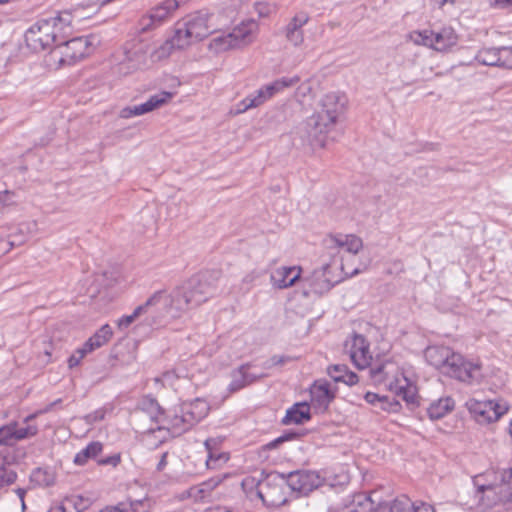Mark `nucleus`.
I'll use <instances>...</instances> for the list:
<instances>
[{
	"label": "nucleus",
	"mask_w": 512,
	"mask_h": 512,
	"mask_svg": "<svg viewBox=\"0 0 512 512\" xmlns=\"http://www.w3.org/2000/svg\"><path fill=\"white\" fill-rule=\"evenodd\" d=\"M347 98L344 94L330 92L320 101V110L310 116L301 127L298 134L303 144L311 147L326 146L327 134L334 128L338 118L345 111Z\"/></svg>",
	"instance_id": "obj_1"
},
{
	"label": "nucleus",
	"mask_w": 512,
	"mask_h": 512,
	"mask_svg": "<svg viewBox=\"0 0 512 512\" xmlns=\"http://www.w3.org/2000/svg\"><path fill=\"white\" fill-rule=\"evenodd\" d=\"M426 361L446 376L467 384L482 378L481 365L465 359L447 346L432 345L424 351Z\"/></svg>",
	"instance_id": "obj_2"
},
{
	"label": "nucleus",
	"mask_w": 512,
	"mask_h": 512,
	"mask_svg": "<svg viewBox=\"0 0 512 512\" xmlns=\"http://www.w3.org/2000/svg\"><path fill=\"white\" fill-rule=\"evenodd\" d=\"M213 18V14L201 10L189 15L182 22H178L173 37L156 50L157 58H165L174 48L183 49L208 37L217 29Z\"/></svg>",
	"instance_id": "obj_3"
},
{
	"label": "nucleus",
	"mask_w": 512,
	"mask_h": 512,
	"mask_svg": "<svg viewBox=\"0 0 512 512\" xmlns=\"http://www.w3.org/2000/svg\"><path fill=\"white\" fill-rule=\"evenodd\" d=\"M220 271L208 270L192 276L171 294L176 312L186 311L206 302L217 291Z\"/></svg>",
	"instance_id": "obj_4"
},
{
	"label": "nucleus",
	"mask_w": 512,
	"mask_h": 512,
	"mask_svg": "<svg viewBox=\"0 0 512 512\" xmlns=\"http://www.w3.org/2000/svg\"><path fill=\"white\" fill-rule=\"evenodd\" d=\"M260 479L248 477L242 481L244 489H256L257 496L264 502L272 505H281L286 503L285 488L288 487L286 475L273 471L264 475Z\"/></svg>",
	"instance_id": "obj_5"
},
{
	"label": "nucleus",
	"mask_w": 512,
	"mask_h": 512,
	"mask_svg": "<svg viewBox=\"0 0 512 512\" xmlns=\"http://www.w3.org/2000/svg\"><path fill=\"white\" fill-rule=\"evenodd\" d=\"M99 41L96 36L76 37L59 43L50 54L51 60L58 64V67L73 65L89 55Z\"/></svg>",
	"instance_id": "obj_6"
},
{
	"label": "nucleus",
	"mask_w": 512,
	"mask_h": 512,
	"mask_svg": "<svg viewBox=\"0 0 512 512\" xmlns=\"http://www.w3.org/2000/svg\"><path fill=\"white\" fill-rule=\"evenodd\" d=\"M209 412V405L205 400L195 399L190 402L182 403L175 408L174 414L170 416L169 424L173 433L182 434L199 421H201Z\"/></svg>",
	"instance_id": "obj_7"
},
{
	"label": "nucleus",
	"mask_w": 512,
	"mask_h": 512,
	"mask_svg": "<svg viewBox=\"0 0 512 512\" xmlns=\"http://www.w3.org/2000/svg\"><path fill=\"white\" fill-rule=\"evenodd\" d=\"M493 477L487 484L478 485L479 492L492 491L496 495L495 502L502 504L505 510H512V468L498 469L497 471L487 472L485 477Z\"/></svg>",
	"instance_id": "obj_8"
},
{
	"label": "nucleus",
	"mask_w": 512,
	"mask_h": 512,
	"mask_svg": "<svg viewBox=\"0 0 512 512\" xmlns=\"http://www.w3.org/2000/svg\"><path fill=\"white\" fill-rule=\"evenodd\" d=\"M300 81L298 76L282 77L274 82L258 89L254 94L248 95L236 105V114L246 112L248 109L255 108L263 104L275 94L283 89L296 85Z\"/></svg>",
	"instance_id": "obj_9"
},
{
	"label": "nucleus",
	"mask_w": 512,
	"mask_h": 512,
	"mask_svg": "<svg viewBox=\"0 0 512 512\" xmlns=\"http://www.w3.org/2000/svg\"><path fill=\"white\" fill-rule=\"evenodd\" d=\"M174 309L171 303V295L168 297L164 291H156L146 302L138 306V312L147 325H154L160 322L165 313Z\"/></svg>",
	"instance_id": "obj_10"
},
{
	"label": "nucleus",
	"mask_w": 512,
	"mask_h": 512,
	"mask_svg": "<svg viewBox=\"0 0 512 512\" xmlns=\"http://www.w3.org/2000/svg\"><path fill=\"white\" fill-rule=\"evenodd\" d=\"M285 475L288 487L303 496L318 489L324 482V478L318 472L311 470H296Z\"/></svg>",
	"instance_id": "obj_11"
},
{
	"label": "nucleus",
	"mask_w": 512,
	"mask_h": 512,
	"mask_svg": "<svg viewBox=\"0 0 512 512\" xmlns=\"http://www.w3.org/2000/svg\"><path fill=\"white\" fill-rule=\"evenodd\" d=\"M466 406L479 423L496 421L508 410L505 402H495L493 400L479 401L470 399Z\"/></svg>",
	"instance_id": "obj_12"
},
{
	"label": "nucleus",
	"mask_w": 512,
	"mask_h": 512,
	"mask_svg": "<svg viewBox=\"0 0 512 512\" xmlns=\"http://www.w3.org/2000/svg\"><path fill=\"white\" fill-rule=\"evenodd\" d=\"M52 25L46 22V18L37 20L25 33L27 46L34 52H41L53 45Z\"/></svg>",
	"instance_id": "obj_13"
},
{
	"label": "nucleus",
	"mask_w": 512,
	"mask_h": 512,
	"mask_svg": "<svg viewBox=\"0 0 512 512\" xmlns=\"http://www.w3.org/2000/svg\"><path fill=\"white\" fill-rule=\"evenodd\" d=\"M254 22L241 23L225 36L215 38L214 44L219 50H227L245 46L252 41Z\"/></svg>",
	"instance_id": "obj_14"
},
{
	"label": "nucleus",
	"mask_w": 512,
	"mask_h": 512,
	"mask_svg": "<svg viewBox=\"0 0 512 512\" xmlns=\"http://www.w3.org/2000/svg\"><path fill=\"white\" fill-rule=\"evenodd\" d=\"M179 7L177 0H164L162 3L151 8L147 15H144L139 21L141 33L155 29L164 23L170 15Z\"/></svg>",
	"instance_id": "obj_15"
},
{
	"label": "nucleus",
	"mask_w": 512,
	"mask_h": 512,
	"mask_svg": "<svg viewBox=\"0 0 512 512\" xmlns=\"http://www.w3.org/2000/svg\"><path fill=\"white\" fill-rule=\"evenodd\" d=\"M324 243L334 260L342 251L355 256L363 247L362 239L354 234L330 235Z\"/></svg>",
	"instance_id": "obj_16"
},
{
	"label": "nucleus",
	"mask_w": 512,
	"mask_h": 512,
	"mask_svg": "<svg viewBox=\"0 0 512 512\" xmlns=\"http://www.w3.org/2000/svg\"><path fill=\"white\" fill-rule=\"evenodd\" d=\"M73 17H82L79 7H75L72 10H65L57 13V15L53 17L46 18V22L53 26L52 33H50L53 38V44L58 45L64 42L66 35L71 31Z\"/></svg>",
	"instance_id": "obj_17"
},
{
	"label": "nucleus",
	"mask_w": 512,
	"mask_h": 512,
	"mask_svg": "<svg viewBox=\"0 0 512 512\" xmlns=\"http://www.w3.org/2000/svg\"><path fill=\"white\" fill-rule=\"evenodd\" d=\"M172 97L173 93L162 91L158 94L150 96V98L142 104L123 108L120 111V117L127 119L149 113L166 104Z\"/></svg>",
	"instance_id": "obj_18"
},
{
	"label": "nucleus",
	"mask_w": 512,
	"mask_h": 512,
	"mask_svg": "<svg viewBox=\"0 0 512 512\" xmlns=\"http://www.w3.org/2000/svg\"><path fill=\"white\" fill-rule=\"evenodd\" d=\"M511 47L484 48L478 51L475 59L478 63L486 66H497L512 69V58L504 57V54H511Z\"/></svg>",
	"instance_id": "obj_19"
},
{
	"label": "nucleus",
	"mask_w": 512,
	"mask_h": 512,
	"mask_svg": "<svg viewBox=\"0 0 512 512\" xmlns=\"http://www.w3.org/2000/svg\"><path fill=\"white\" fill-rule=\"evenodd\" d=\"M350 358L358 369H365L371 365L372 355L369 343L364 336L355 334L350 344H346Z\"/></svg>",
	"instance_id": "obj_20"
},
{
	"label": "nucleus",
	"mask_w": 512,
	"mask_h": 512,
	"mask_svg": "<svg viewBox=\"0 0 512 512\" xmlns=\"http://www.w3.org/2000/svg\"><path fill=\"white\" fill-rule=\"evenodd\" d=\"M330 263L323 264L321 268L315 269L309 277L304 278L311 290L316 294H323L329 291L337 281L329 278Z\"/></svg>",
	"instance_id": "obj_21"
},
{
	"label": "nucleus",
	"mask_w": 512,
	"mask_h": 512,
	"mask_svg": "<svg viewBox=\"0 0 512 512\" xmlns=\"http://www.w3.org/2000/svg\"><path fill=\"white\" fill-rule=\"evenodd\" d=\"M311 401L313 406L320 412H325L335 397L327 382L316 381L311 387Z\"/></svg>",
	"instance_id": "obj_22"
},
{
	"label": "nucleus",
	"mask_w": 512,
	"mask_h": 512,
	"mask_svg": "<svg viewBox=\"0 0 512 512\" xmlns=\"http://www.w3.org/2000/svg\"><path fill=\"white\" fill-rule=\"evenodd\" d=\"M301 269L293 267H280L271 273V283L275 288L285 289L293 286L300 279Z\"/></svg>",
	"instance_id": "obj_23"
},
{
	"label": "nucleus",
	"mask_w": 512,
	"mask_h": 512,
	"mask_svg": "<svg viewBox=\"0 0 512 512\" xmlns=\"http://www.w3.org/2000/svg\"><path fill=\"white\" fill-rule=\"evenodd\" d=\"M13 464L14 455L8 448H3L0 451V489L15 482L17 473L12 468Z\"/></svg>",
	"instance_id": "obj_24"
},
{
	"label": "nucleus",
	"mask_w": 512,
	"mask_h": 512,
	"mask_svg": "<svg viewBox=\"0 0 512 512\" xmlns=\"http://www.w3.org/2000/svg\"><path fill=\"white\" fill-rule=\"evenodd\" d=\"M309 17L306 13L295 15L285 28V35L289 42L298 46L304 40L302 27L308 22Z\"/></svg>",
	"instance_id": "obj_25"
},
{
	"label": "nucleus",
	"mask_w": 512,
	"mask_h": 512,
	"mask_svg": "<svg viewBox=\"0 0 512 512\" xmlns=\"http://www.w3.org/2000/svg\"><path fill=\"white\" fill-rule=\"evenodd\" d=\"M224 477L216 476L211 479L200 483L199 485L192 486L188 490V495L195 501L209 502L213 490L223 481Z\"/></svg>",
	"instance_id": "obj_26"
},
{
	"label": "nucleus",
	"mask_w": 512,
	"mask_h": 512,
	"mask_svg": "<svg viewBox=\"0 0 512 512\" xmlns=\"http://www.w3.org/2000/svg\"><path fill=\"white\" fill-rule=\"evenodd\" d=\"M249 364L241 365L238 369L232 371L231 382L228 386L230 392H236L245 386L253 383L257 379L263 377V375H254L247 372Z\"/></svg>",
	"instance_id": "obj_27"
},
{
	"label": "nucleus",
	"mask_w": 512,
	"mask_h": 512,
	"mask_svg": "<svg viewBox=\"0 0 512 512\" xmlns=\"http://www.w3.org/2000/svg\"><path fill=\"white\" fill-rule=\"evenodd\" d=\"M310 406L306 402L295 403L286 411V415L282 419L284 425L303 424L310 420Z\"/></svg>",
	"instance_id": "obj_28"
},
{
	"label": "nucleus",
	"mask_w": 512,
	"mask_h": 512,
	"mask_svg": "<svg viewBox=\"0 0 512 512\" xmlns=\"http://www.w3.org/2000/svg\"><path fill=\"white\" fill-rule=\"evenodd\" d=\"M150 508V501L147 499L134 501L128 500L121 501L116 505H108L99 512H149Z\"/></svg>",
	"instance_id": "obj_29"
},
{
	"label": "nucleus",
	"mask_w": 512,
	"mask_h": 512,
	"mask_svg": "<svg viewBox=\"0 0 512 512\" xmlns=\"http://www.w3.org/2000/svg\"><path fill=\"white\" fill-rule=\"evenodd\" d=\"M458 36L452 27H444L439 32H434V49L445 51L456 45Z\"/></svg>",
	"instance_id": "obj_30"
},
{
	"label": "nucleus",
	"mask_w": 512,
	"mask_h": 512,
	"mask_svg": "<svg viewBox=\"0 0 512 512\" xmlns=\"http://www.w3.org/2000/svg\"><path fill=\"white\" fill-rule=\"evenodd\" d=\"M454 406L455 401L451 397L440 398L430 403L427 408V413L431 420H438L451 412Z\"/></svg>",
	"instance_id": "obj_31"
},
{
	"label": "nucleus",
	"mask_w": 512,
	"mask_h": 512,
	"mask_svg": "<svg viewBox=\"0 0 512 512\" xmlns=\"http://www.w3.org/2000/svg\"><path fill=\"white\" fill-rule=\"evenodd\" d=\"M217 442L215 439L209 438L204 442L205 448L208 452V457L206 460V466L208 469H217L222 464L226 463L229 459L228 454L226 453H216L214 451V447Z\"/></svg>",
	"instance_id": "obj_32"
},
{
	"label": "nucleus",
	"mask_w": 512,
	"mask_h": 512,
	"mask_svg": "<svg viewBox=\"0 0 512 512\" xmlns=\"http://www.w3.org/2000/svg\"><path fill=\"white\" fill-rule=\"evenodd\" d=\"M102 450L103 444L99 441H93L75 455L74 463L80 466L85 465L89 459H95Z\"/></svg>",
	"instance_id": "obj_33"
},
{
	"label": "nucleus",
	"mask_w": 512,
	"mask_h": 512,
	"mask_svg": "<svg viewBox=\"0 0 512 512\" xmlns=\"http://www.w3.org/2000/svg\"><path fill=\"white\" fill-rule=\"evenodd\" d=\"M87 507V499L80 495H72L62 500L57 512H82Z\"/></svg>",
	"instance_id": "obj_34"
},
{
	"label": "nucleus",
	"mask_w": 512,
	"mask_h": 512,
	"mask_svg": "<svg viewBox=\"0 0 512 512\" xmlns=\"http://www.w3.org/2000/svg\"><path fill=\"white\" fill-rule=\"evenodd\" d=\"M112 334V328L108 324L103 325L85 342L87 349L94 351L95 349L100 348L110 340Z\"/></svg>",
	"instance_id": "obj_35"
},
{
	"label": "nucleus",
	"mask_w": 512,
	"mask_h": 512,
	"mask_svg": "<svg viewBox=\"0 0 512 512\" xmlns=\"http://www.w3.org/2000/svg\"><path fill=\"white\" fill-rule=\"evenodd\" d=\"M373 510V501L363 493L354 495L353 500L348 507V512H372Z\"/></svg>",
	"instance_id": "obj_36"
},
{
	"label": "nucleus",
	"mask_w": 512,
	"mask_h": 512,
	"mask_svg": "<svg viewBox=\"0 0 512 512\" xmlns=\"http://www.w3.org/2000/svg\"><path fill=\"white\" fill-rule=\"evenodd\" d=\"M31 481L40 486L50 487L55 483V474L48 469L37 468L31 474Z\"/></svg>",
	"instance_id": "obj_37"
},
{
	"label": "nucleus",
	"mask_w": 512,
	"mask_h": 512,
	"mask_svg": "<svg viewBox=\"0 0 512 512\" xmlns=\"http://www.w3.org/2000/svg\"><path fill=\"white\" fill-rule=\"evenodd\" d=\"M398 382V379L395 380V383L390 382L389 389L394 391L396 395L402 396L403 400H405L407 403L413 404L416 397L415 389L412 386L399 385Z\"/></svg>",
	"instance_id": "obj_38"
},
{
	"label": "nucleus",
	"mask_w": 512,
	"mask_h": 512,
	"mask_svg": "<svg viewBox=\"0 0 512 512\" xmlns=\"http://www.w3.org/2000/svg\"><path fill=\"white\" fill-rule=\"evenodd\" d=\"M392 363L389 361H385L383 363L377 364L374 367L370 368V375L371 378L375 382H381L386 379L390 371L388 370V367L391 366Z\"/></svg>",
	"instance_id": "obj_39"
},
{
	"label": "nucleus",
	"mask_w": 512,
	"mask_h": 512,
	"mask_svg": "<svg viewBox=\"0 0 512 512\" xmlns=\"http://www.w3.org/2000/svg\"><path fill=\"white\" fill-rule=\"evenodd\" d=\"M17 442L15 437V424L6 425L0 428V445H13Z\"/></svg>",
	"instance_id": "obj_40"
},
{
	"label": "nucleus",
	"mask_w": 512,
	"mask_h": 512,
	"mask_svg": "<svg viewBox=\"0 0 512 512\" xmlns=\"http://www.w3.org/2000/svg\"><path fill=\"white\" fill-rule=\"evenodd\" d=\"M293 358L287 355H274L263 363L265 369H271L275 366H283L286 363L292 361Z\"/></svg>",
	"instance_id": "obj_41"
},
{
	"label": "nucleus",
	"mask_w": 512,
	"mask_h": 512,
	"mask_svg": "<svg viewBox=\"0 0 512 512\" xmlns=\"http://www.w3.org/2000/svg\"><path fill=\"white\" fill-rule=\"evenodd\" d=\"M92 352V350H88L86 344L84 343L81 348H78L68 359V365L70 368L76 367L79 365L80 361L88 354Z\"/></svg>",
	"instance_id": "obj_42"
},
{
	"label": "nucleus",
	"mask_w": 512,
	"mask_h": 512,
	"mask_svg": "<svg viewBox=\"0 0 512 512\" xmlns=\"http://www.w3.org/2000/svg\"><path fill=\"white\" fill-rule=\"evenodd\" d=\"M416 44H422L434 48V32L433 31H422L417 32L414 38Z\"/></svg>",
	"instance_id": "obj_43"
},
{
	"label": "nucleus",
	"mask_w": 512,
	"mask_h": 512,
	"mask_svg": "<svg viewBox=\"0 0 512 512\" xmlns=\"http://www.w3.org/2000/svg\"><path fill=\"white\" fill-rule=\"evenodd\" d=\"M348 371V367L344 364L332 365L328 368V375L335 381L340 382L344 378V374Z\"/></svg>",
	"instance_id": "obj_44"
},
{
	"label": "nucleus",
	"mask_w": 512,
	"mask_h": 512,
	"mask_svg": "<svg viewBox=\"0 0 512 512\" xmlns=\"http://www.w3.org/2000/svg\"><path fill=\"white\" fill-rule=\"evenodd\" d=\"M143 404L145 406H147V408L151 411V413L153 414L152 417L156 421H160L159 417L164 416V414H165L164 410L162 409V407L159 405V403L155 399L147 398L146 400H144Z\"/></svg>",
	"instance_id": "obj_45"
},
{
	"label": "nucleus",
	"mask_w": 512,
	"mask_h": 512,
	"mask_svg": "<svg viewBox=\"0 0 512 512\" xmlns=\"http://www.w3.org/2000/svg\"><path fill=\"white\" fill-rule=\"evenodd\" d=\"M300 434L297 433V432H288V433H285L283 435H281L280 437L272 440L271 442L267 443L265 445V448L268 449V450H272V449H275L277 448L280 444L286 442V441H289V440H292V439H295L297 437H299Z\"/></svg>",
	"instance_id": "obj_46"
},
{
	"label": "nucleus",
	"mask_w": 512,
	"mask_h": 512,
	"mask_svg": "<svg viewBox=\"0 0 512 512\" xmlns=\"http://www.w3.org/2000/svg\"><path fill=\"white\" fill-rule=\"evenodd\" d=\"M381 401L378 404V407L384 411L388 412H396L399 408V402L394 398H390L388 396H381Z\"/></svg>",
	"instance_id": "obj_47"
},
{
	"label": "nucleus",
	"mask_w": 512,
	"mask_h": 512,
	"mask_svg": "<svg viewBox=\"0 0 512 512\" xmlns=\"http://www.w3.org/2000/svg\"><path fill=\"white\" fill-rule=\"evenodd\" d=\"M36 433H37L36 426L18 427V425L15 424V437H16L17 441L26 439L30 436H34Z\"/></svg>",
	"instance_id": "obj_48"
},
{
	"label": "nucleus",
	"mask_w": 512,
	"mask_h": 512,
	"mask_svg": "<svg viewBox=\"0 0 512 512\" xmlns=\"http://www.w3.org/2000/svg\"><path fill=\"white\" fill-rule=\"evenodd\" d=\"M140 312H138V307L135 308L133 313L131 315H125L118 321V327L120 329H126L128 328L136 319L141 318Z\"/></svg>",
	"instance_id": "obj_49"
},
{
	"label": "nucleus",
	"mask_w": 512,
	"mask_h": 512,
	"mask_svg": "<svg viewBox=\"0 0 512 512\" xmlns=\"http://www.w3.org/2000/svg\"><path fill=\"white\" fill-rule=\"evenodd\" d=\"M125 60H127L128 62H136V63H141L142 60L144 59V52H142L141 49H137V50H132V49H128V47L126 46L125 48Z\"/></svg>",
	"instance_id": "obj_50"
},
{
	"label": "nucleus",
	"mask_w": 512,
	"mask_h": 512,
	"mask_svg": "<svg viewBox=\"0 0 512 512\" xmlns=\"http://www.w3.org/2000/svg\"><path fill=\"white\" fill-rule=\"evenodd\" d=\"M255 10L260 17H266L275 10V6L267 2H258L255 3Z\"/></svg>",
	"instance_id": "obj_51"
},
{
	"label": "nucleus",
	"mask_w": 512,
	"mask_h": 512,
	"mask_svg": "<svg viewBox=\"0 0 512 512\" xmlns=\"http://www.w3.org/2000/svg\"><path fill=\"white\" fill-rule=\"evenodd\" d=\"M121 462L120 453H115L108 457H104L98 460V464L102 466L110 465L112 467H116Z\"/></svg>",
	"instance_id": "obj_52"
},
{
	"label": "nucleus",
	"mask_w": 512,
	"mask_h": 512,
	"mask_svg": "<svg viewBox=\"0 0 512 512\" xmlns=\"http://www.w3.org/2000/svg\"><path fill=\"white\" fill-rule=\"evenodd\" d=\"M104 417H105V411L103 409H98L92 413L87 414L84 417V419H85L86 423L93 424V423L103 420Z\"/></svg>",
	"instance_id": "obj_53"
},
{
	"label": "nucleus",
	"mask_w": 512,
	"mask_h": 512,
	"mask_svg": "<svg viewBox=\"0 0 512 512\" xmlns=\"http://www.w3.org/2000/svg\"><path fill=\"white\" fill-rule=\"evenodd\" d=\"M14 193L8 190L0 192V210L13 203Z\"/></svg>",
	"instance_id": "obj_54"
},
{
	"label": "nucleus",
	"mask_w": 512,
	"mask_h": 512,
	"mask_svg": "<svg viewBox=\"0 0 512 512\" xmlns=\"http://www.w3.org/2000/svg\"><path fill=\"white\" fill-rule=\"evenodd\" d=\"M339 267L342 270V272L344 273V275L348 276V277H353V276H355V275L360 273V269L359 268H351L347 264H345L343 262V256H341V263H340Z\"/></svg>",
	"instance_id": "obj_55"
},
{
	"label": "nucleus",
	"mask_w": 512,
	"mask_h": 512,
	"mask_svg": "<svg viewBox=\"0 0 512 512\" xmlns=\"http://www.w3.org/2000/svg\"><path fill=\"white\" fill-rule=\"evenodd\" d=\"M358 375L348 369V371L344 374V378L341 382L346 385L352 386L358 382Z\"/></svg>",
	"instance_id": "obj_56"
},
{
	"label": "nucleus",
	"mask_w": 512,
	"mask_h": 512,
	"mask_svg": "<svg viewBox=\"0 0 512 512\" xmlns=\"http://www.w3.org/2000/svg\"><path fill=\"white\" fill-rule=\"evenodd\" d=\"M412 512H435V510L430 504L421 502L419 505L412 503Z\"/></svg>",
	"instance_id": "obj_57"
},
{
	"label": "nucleus",
	"mask_w": 512,
	"mask_h": 512,
	"mask_svg": "<svg viewBox=\"0 0 512 512\" xmlns=\"http://www.w3.org/2000/svg\"><path fill=\"white\" fill-rule=\"evenodd\" d=\"M380 397L381 396L376 393L367 392L364 396V399L366 400L367 403L378 407V404L381 401Z\"/></svg>",
	"instance_id": "obj_58"
},
{
	"label": "nucleus",
	"mask_w": 512,
	"mask_h": 512,
	"mask_svg": "<svg viewBox=\"0 0 512 512\" xmlns=\"http://www.w3.org/2000/svg\"><path fill=\"white\" fill-rule=\"evenodd\" d=\"M493 5L498 8H509L512 6V0H494Z\"/></svg>",
	"instance_id": "obj_59"
},
{
	"label": "nucleus",
	"mask_w": 512,
	"mask_h": 512,
	"mask_svg": "<svg viewBox=\"0 0 512 512\" xmlns=\"http://www.w3.org/2000/svg\"><path fill=\"white\" fill-rule=\"evenodd\" d=\"M166 459H167V453H163L161 455L159 463L157 464V470L158 471H162L165 468V466L167 465V460Z\"/></svg>",
	"instance_id": "obj_60"
},
{
	"label": "nucleus",
	"mask_w": 512,
	"mask_h": 512,
	"mask_svg": "<svg viewBox=\"0 0 512 512\" xmlns=\"http://www.w3.org/2000/svg\"><path fill=\"white\" fill-rule=\"evenodd\" d=\"M60 402H61V399H57L56 401H54V402L50 403L49 405H47L45 408L41 409V410L39 411V413H47V412L51 411V410H52V408H53L55 405L59 404Z\"/></svg>",
	"instance_id": "obj_61"
},
{
	"label": "nucleus",
	"mask_w": 512,
	"mask_h": 512,
	"mask_svg": "<svg viewBox=\"0 0 512 512\" xmlns=\"http://www.w3.org/2000/svg\"><path fill=\"white\" fill-rule=\"evenodd\" d=\"M18 498L20 499L21 502H23L24 498H25V494H26V490L23 489V488H18L15 490Z\"/></svg>",
	"instance_id": "obj_62"
},
{
	"label": "nucleus",
	"mask_w": 512,
	"mask_h": 512,
	"mask_svg": "<svg viewBox=\"0 0 512 512\" xmlns=\"http://www.w3.org/2000/svg\"><path fill=\"white\" fill-rule=\"evenodd\" d=\"M24 241H25L24 239L14 238V239L9 240V244H10V246L13 247V246H18V245L22 244Z\"/></svg>",
	"instance_id": "obj_63"
},
{
	"label": "nucleus",
	"mask_w": 512,
	"mask_h": 512,
	"mask_svg": "<svg viewBox=\"0 0 512 512\" xmlns=\"http://www.w3.org/2000/svg\"><path fill=\"white\" fill-rule=\"evenodd\" d=\"M509 433H510V435L512 436V421L510 422V426H509Z\"/></svg>",
	"instance_id": "obj_64"
}]
</instances>
